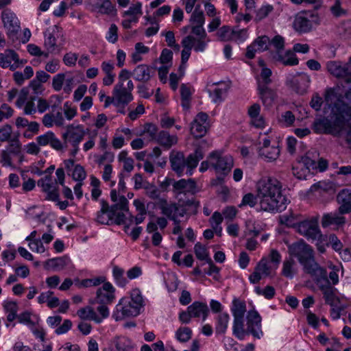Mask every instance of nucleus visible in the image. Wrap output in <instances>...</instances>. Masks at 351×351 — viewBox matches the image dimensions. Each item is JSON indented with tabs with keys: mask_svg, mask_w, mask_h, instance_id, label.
Instances as JSON below:
<instances>
[{
	"mask_svg": "<svg viewBox=\"0 0 351 351\" xmlns=\"http://www.w3.org/2000/svg\"><path fill=\"white\" fill-rule=\"evenodd\" d=\"M257 196L261 210L267 212L280 213L288 204L287 197L282 193L281 182L275 178L260 182Z\"/></svg>",
	"mask_w": 351,
	"mask_h": 351,
	"instance_id": "f257e3e1",
	"label": "nucleus"
},
{
	"mask_svg": "<svg viewBox=\"0 0 351 351\" xmlns=\"http://www.w3.org/2000/svg\"><path fill=\"white\" fill-rule=\"evenodd\" d=\"M308 274L312 280L318 285L324 294L326 303L330 306H336L341 302L338 296L336 295L335 289L330 285V282L326 276V271L321 267L314 259V250L308 245Z\"/></svg>",
	"mask_w": 351,
	"mask_h": 351,
	"instance_id": "f03ea898",
	"label": "nucleus"
},
{
	"mask_svg": "<svg viewBox=\"0 0 351 351\" xmlns=\"http://www.w3.org/2000/svg\"><path fill=\"white\" fill-rule=\"evenodd\" d=\"M204 157V151L202 144L196 145L194 152L189 154L186 158L182 152L172 151L169 155L171 169L178 177H181L184 175V169L186 167V174L191 176L199 162Z\"/></svg>",
	"mask_w": 351,
	"mask_h": 351,
	"instance_id": "7ed1b4c3",
	"label": "nucleus"
},
{
	"mask_svg": "<svg viewBox=\"0 0 351 351\" xmlns=\"http://www.w3.org/2000/svg\"><path fill=\"white\" fill-rule=\"evenodd\" d=\"M333 120H326L324 123V128L329 133L339 134L345 125L349 128L346 135V141L351 146V106L341 101L335 104L332 109Z\"/></svg>",
	"mask_w": 351,
	"mask_h": 351,
	"instance_id": "20e7f679",
	"label": "nucleus"
},
{
	"mask_svg": "<svg viewBox=\"0 0 351 351\" xmlns=\"http://www.w3.org/2000/svg\"><path fill=\"white\" fill-rule=\"evenodd\" d=\"M208 158L210 160L211 168L216 174V178L211 181L212 185H222L233 167L232 157L230 155L223 156L218 151H213L209 154Z\"/></svg>",
	"mask_w": 351,
	"mask_h": 351,
	"instance_id": "39448f33",
	"label": "nucleus"
},
{
	"mask_svg": "<svg viewBox=\"0 0 351 351\" xmlns=\"http://www.w3.org/2000/svg\"><path fill=\"white\" fill-rule=\"evenodd\" d=\"M141 313V309L129 300L122 298L115 307L112 317L116 320H121L126 317H136Z\"/></svg>",
	"mask_w": 351,
	"mask_h": 351,
	"instance_id": "423d86ee",
	"label": "nucleus"
},
{
	"mask_svg": "<svg viewBox=\"0 0 351 351\" xmlns=\"http://www.w3.org/2000/svg\"><path fill=\"white\" fill-rule=\"evenodd\" d=\"M2 21L7 29L8 38L14 42L18 40V34L21 29L20 22L15 14L10 11H3L1 13Z\"/></svg>",
	"mask_w": 351,
	"mask_h": 351,
	"instance_id": "0eeeda50",
	"label": "nucleus"
},
{
	"mask_svg": "<svg viewBox=\"0 0 351 351\" xmlns=\"http://www.w3.org/2000/svg\"><path fill=\"white\" fill-rule=\"evenodd\" d=\"M288 252L291 258H295L307 273V244L301 239L288 245Z\"/></svg>",
	"mask_w": 351,
	"mask_h": 351,
	"instance_id": "6e6552de",
	"label": "nucleus"
},
{
	"mask_svg": "<svg viewBox=\"0 0 351 351\" xmlns=\"http://www.w3.org/2000/svg\"><path fill=\"white\" fill-rule=\"evenodd\" d=\"M262 318L258 312L254 308L250 310L246 316L247 335H252L256 339H261L263 335L261 329Z\"/></svg>",
	"mask_w": 351,
	"mask_h": 351,
	"instance_id": "1a4fd4ad",
	"label": "nucleus"
},
{
	"mask_svg": "<svg viewBox=\"0 0 351 351\" xmlns=\"http://www.w3.org/2000/svg\"><path fill=\"white\" fill-rule=\"evenodd\" d=\"M327 69L334 77L343 79L347 84L351 83V67L349 63L330 61L327 63Z\"/></svg>",
	"mask_w": 351,
	"mask_h": 351,
	"instance_id": "9d476101",
	"label": "nucleus"
},
{
	"mask_svg": "<svg viewBox=\"0 0 351 351\" xmlns=\"http://www.w3.org/2000/svg\"><path fill=\"white\" fill-rule=\"evenodd\" d=\"M173 193L178 197L181 194L186 195L190 194L192 196L195 195L198 190L197 189V183L193 178L180 179L178 181L174 180L173 183Z\"/></svg>",
	"mask_w": 351,
	"mask_h": 351,
	"instance_id": "9b49d317",
	"label": "nucleus"
},
{
	"mask_svg": "<svg viewBox=\"0 0 351 351\" xmlns=\"http://www.w3.org/2000/svg\"><path fill=\"white\" fill-rule=\"evenodd\" d=\"M208 115L204 112L197 113L191 123V133L195 138L203 137L208 130Z\"/></svg>",
	"mask_w": 351,
	"mask_h": 351,
	"instance_id": "f8f14e48",
	"label": "nucleus"
},
{
	"mask_svg": "<svg viewBox=\"0 0 351 351\" xmlns=\"http://www.w3.org/2000/svg\"><path fill=\"white\" fill-rule=\"evenodd\" d=\"M115 289L112 285L106 282L101 287L99 288L96 292V302L99 304H110L113 302Z\"/></svg>",
	"mask_w": 351,
	"mask_h": 351,
	"instance_id": "ddd939ff",
	"label": "nucleus"
},
{
	"mask_svg": "<svg viewBox=\"0 0 351 351\" xmlns=\"http://www.w3.org/2000/svg\"><path fill=\"white\" fill-rule=\"evenodd\" d=\"M257 90L265 108L267 109L271 108L278 97L276 90L266 85H258Z\"/></svg>",
	"mask_w": 351,
	"mask_h": 351,
	"instance_id": "4468645a",
	"label": "nucleus"
},
{
	"mask_svg": "<svg viewBox=\"0 0 351 351\" xmlns=\"http://www.w3.org/2000/svg\"><path fill=\"white\" fill-rule=\"evenodd\" d=\"M337 202L339 206L338 212L341 215L351 213V189H343L337 195Z\"/></svg>",
	"mask_w": 351,
	"mask_h": 351,
	"instance_id": "2eb2a0df",
	"label": "nucleus"
},
{
	"mask_svg": "<svg viewBox=\"0 0 351 351\" xmlns=\"http://www.w3.org/2000/svg\"><path fill=\"white\" fill-rule=\"evenodd\" d=\"M114 94L116 97L114 105L117 107H119L121 105L127 106L133 100L132 93L128 92L127 89L123 87V84L122 82L118 83L114 86Z\"/></svg>",
	"mask_w": 351,
	"mask_h": 351,
	"instance_id": "dca6fc26",
	"label": "nucleus"
},
{
	"mask_svg": "<svg viewBox=\"0 0 351 351\" xmlns=\"http://www.w3.org/2000/svg\"><path fill=\"white\" fill-rule=\"evenodd\" d=\"M287 85L298 95H304L307 90V75L300 74L292 77Z\"/></svg>",
	"mask_w": 351,
	"mask_h": 351,
	"instance_id": "f3484780",
	"label": "nucleus"
},
{
	"mask_svg": "<svg viewBox=\"0 0 351 351\" xmlns=\"http://www.w3.org/2000/svg\"><path fill=\"white\" fill-rule=\"evenodd\" d=\"M293 176L299 180H304L307 177V152L297 159L292 167Z\"/></svg>",
	"mask_w": 351,
	"mask_h": 351,
	"instance_id": "a211bd4d",
	"label": "nucleus"
},
{
	"mask_svg": "<svg viewBox=\"0 0 351 351\" xmlns=\"http://www.w3.org/2000/svg\"><path fill=\"white\" fill-rule=\"evenodd\" d=\"M310 5L312 6L314 10L308 15V32L320 24L318 10L322 8V0H308V7Z\"/></svg>",
	"mask_w": 351,
	"mask_h": 351,
	"instance_id": "6ab92c4d",
	"label": "nucleus"
},
{
	"mask_svg": "<svg viewBox=\"0 0 351 351\" xmlns=\"http://www.w3.org/2000/svg\"><path fill=\"white\" fill-rule=\"evenodd\" d=\"M188 310L192 314L193 317L198 318L202 317V320L205 321L209 314V308L206 303L195 301L188 306Z\"/></svg>",
	"mask_w": 351,
	"mask_h": 351,
	"instance_id": "aec40b11",
	"label": "nucleus"
},
{
	"mask_svg": "<svg viewBox=\"0 0 351 351\" xmlns=\"http://www.w3.org/2000/svg\"><path fill=\"white\" fill-rule=\"evenodd\" d=\"M73 129V125H69L67 127L66 131L62 134V138L64 139L66 145V141H68L73 147H76V145H79L84 138V132L83 130L80 132H75Z\"/></svg>",
	"mask_w": 351,
	"mask_h": 351,
	"instance_id": "412c9836",
	"label": "nucleus"
},
{
	"mask_svg": "<svg viewBox=\"0 0 351 351\" xmlns=\"http://www.w3.org/2000/svg\"><path fill=\"white\" fill-rule=\"evenodd\" d=\"M155 206L161 210V213L162 215H165L168 219L176 215L177 214V211L179 210V206L178 204L168 203V201L165 198L159 199L155 204Z\"/></svg>",
	"mask_w": 351,
	"mask_h": 351,
	"instance_id": "4be33fe9",
	"label": "nucleus"
},
{
	"mask_svg": "<svg viewBox=\"0 0 351 351\" xmlns=\"http://www.w3.org/2000/svg\"><path fill=\"white\" fill-rule=\"evenodd\" d=\"M153 70L152 67L147 64H139L134 69L132 76L136 81L147 82L150 80Z\"/></svg>",
	"mask_w": 351,
	"mask_h": 351,
	"instance_id": "5701e85b",
	"label": "nucleus"
},
{
	"mask_svg": "<svg viewBox=\"0 0 351 351\" xmlns=\"http://www.w3.org/2000/svg\"><path fill=\"white\" fill-rule=\"evenodd\" d=\"M336 213L324 214L322 219V226L323 228H327L331 225H336L338 227L343 226L346 223V218Z\"/></svg>",
	"mask_w": 351,
	"mask_h": 351,
	"instance_id": "b1692460",
	"label": "nucleus"
},
{
	"mask_svg": "<svg viewBox=\"0 0 351 351\" xmlns=\"http://www.w3.org/2000/svg\"><path fill=\"white\" fill-rule=\"evenodd\" d=\"M113 343L117 351H135L136 350V344L125 336L115 337Z\"/></svg>",
	"mask_w": 351,
	"mask_h": 351,
	"instance_id": "393cba45",
	"label": "nucleus"
},
{
	"mask_svg": "<svg viewBox=\"0 0 351 351\" xmlns=\"http://www.w3.org/2000/svg\"><path fill=\"white\" fill-rule=\"evenodd\" d=\"M71 263V260L69 257L67 255H64L60 257H56L53 258H49L45 263V268L46 269H48V265H50V266L54 269V270H62L66 266H67Z\"/></svg>",
	"mask_w": 351,
	"mask_h": 351,
	"instance_id": "a878e982",
	"label": "nucleus"
},
{
	"mask_svg": "<svg viewBox=\"0 0 351 351\" xmlns=\"http://www.w3.org/2000/svg\"><path fill=\"white\" fill-rule=\"evenodd\" d=\"M261 106L258 104H254L248 109V114L252 119V124L258 128H262L265 125V120L260 117Z\"/></svg>",
	"mask_w": 351,
	"mask_h": 351,
	"instance_id": "bb28decb",
	"label": "nucleus"
},
{
	"mask_svg": "<svg viewBox=\"0 0 351 351\" xmlns=\"http://www.w3.org/2000/svg\"><path fill=\"white\" fill-rule=\"evenodd\" d=\"M274 58L285 66H295L299 63V60L296 57L295 53L291 50L287 51L285 56L277 53L274 56Z\"/></svg>",
	"mask_w": 351,
	"mask_h": 351,
	"instance_id": "cd10ccee",
	"label": "nucleus"
},
{
	"mask_svg": "<svg viewBox=\"0 0 351 351\" xmlns=\"http://www.w3.org/2000/svg\"><path fill=\"white\" fill-rule=\"evenodd\" d=\"M244 317H234L232 332L239 340H243L247 335V329L244 328Z\"/></svg>",
	"mask_w": 351,
	"mask_h": 351,
	"instance_id": "c85d7f7f",
	"label": "nucleus"
},
{
	"mask_svg": "<svg viewBox=\"0 0 351 351\" xmlns=\"http://www.w3.org/2000/svg\"><path fill=\"white\" fill-rule=\"evenodd\" d=\"M100 204L101 209L97 213V222L103 225H112L113 219L108 216L107 201L102 199L100 200Z\"/></svg>",
	"mask_w": 351,
	"mask_h": 351,
	"instance_id": "c756f323",
	"label": "nucleus"
},
{
	"mask_svg": "<svg viewBox=\"0 0 351 351\" xmlns=\"http://www.w3.org/2000/svg\"><path fill=\"white\" fill-rule=\"evenodd\" d=\"M230 315L227 313L219 314L216 318L215 332L217 335H223L228 328Z\"/></svg>",
	"mask_w": 351,
	"mask_h": 351,
	"instance_id": "7c9ffc66",
	"label": "nucleus"
},
{
	"mask_svg": "<svg viewBox=\"0 0 351 351\" xmlns=\"http://www.w3.org/2000/svg\"><path fill=\"white\" fill-rule=\"evenodd\" d=\"M319 191L324 193H334L336 191L335 184L330 181H320L311 186L310 191Z\"/></svg>",
	"mask_w": 351,
	"mask_h": 351,
	"instance_id": "2f4dec72",
	"label": "nucleus"
},
{
	"mask_svg": "<svg viewBox=\"0 0 351 351\" xmlns=\"http://www.w3.org/2000/svg\"><path fill=\"white\" fill-rule=\"evenodd\" d=\"M156 141L158 143L167 149L177 143L176 137L171 136L169 132L163 130L158 133Z\"/></svg>",
	"mask_w": 351,
	"mask_h": 351,
	"instance_id": "473e14b6",
	"label": "nucleus"
},
{
	"mask_svg": "<svg viewBox=\"0 0 351 351\" xmlns=\"http://www.w3.org/2000/svg\"><path fill=\"white\" fill-rule=\"evenodd\" d=\"M219 85L220 86L215 88L213 93L209 91L210 96L212 97L213 101L215 103H221L223 101V95L229 89V86L225 83H220Z\"/></svg>",
	"mask_w": 351,
	"mask_h": 351,
	"instance_id": "72a5a7b5",
	"label": "nucleus"
},
{
	"mask_svg": "<svg viewBox=\"0 0 351 351\" xmlns=\"http://www.w3.org/2000/svg\"><path fill=\"white\" fill-rule=\"evenodd\" d=\"M305 14H306V11L304 10L296 15L293 23L295 31L304 33L307 32V17L303 16Z\"/></svg>",
	"mask_w": 351,
	"mask_h": 351,
	"instance_id": "f704fd0d",
	"label": "nucleus"
},
{
	"mask_svg": "<svg viewBox=\"0 0 351 351\" xmlns=\"http://www.w3.org/2000/svg\"><path fill=\"white\" fill-rule=\"evenodd\" d=\"M179 204H181L182 207H188V210L190 214L191 215H197L198 213V209L200 206V202L198 200H196L194 197L191 198L182 199L180 198L178 199Z\"/></svg>",
	"mask_w": 351,
	"mask_h": 351,
	"instance_id": "c9c22d12",
	"label": "nucleus"
},
{
	"mask_svg": "<svg viewBox=\"0 0 351 351\" xmlns=\"http://www.w3.org/2000/svg\"><path fill=\"white\" fill-rule=\"evenodd\" d=\"M231 311L234 317H244L246 312L245 302L238 298H234Z\"/></svg>",
	"mask_w": 351,
	"mask_h": 351,
	"instance_id": "e433bc0d",
	"label": "nucleus"
},
{
	"mask_svg": "<svg viewBox=\"0 0 351 351\" xmlns=\"http://www.w3.org/2000/svg\"><path fill=\"white\" fill-rule=\"evenodd\" d=\"M258 154L267 161H274L280 155V150L278 147L271 146V148H260Z\"/></svg>",
	"mask_w": 351,
	"mask_h": 351,
	"instance_id": "4c0bfd02",
	"label": "nucleus"
},
{
	"mask_svg": "<svg viewBox=\"0 0 351 351\" xmlns=\"http://www.w3.org/2000/svg\"><path fill=\"white\" fill-rule=\"evenodd\" d=\"M77 314L82 319L95 320L97 323L101 322V319L97 315L93 308L90 306H86L79 309Z\"/></svg>",
	"mask_w": 351,
	"mask_h": 351,
	"instance_id": "58836bf2",
	"label": "nucleus"
},
{
	"mask_svg": "<svg viewBox=\"0 0 351 351\" xmlns=\"http://www.w3.org/2000/svg\"><path fill=\"white\" fill-rule=\"evenodd\" d=\"M143 188L145 190V194L150 199L156 200L161 199L160 197V191L158 189L154 184L147 182L146 185H144Z\"/></svg>",
	"mask_w": 351,
	"mask_h": 351,
	"instance_id": "ea45409f",
	"label": "nucleus"
},
{
	"mask_svg": "<svg viewBox=\"0 0 351 351\" xmlns=\"http://www.w3.org/2000/svg\"><path fill=\"white\" fill-rule=\"evenodd\" d=\"M129 298V300L138 306L140 309L144 306V301L141 292L139 289H134L132 291L130 297H125Z\"/></svg>",
	"mask_w": 351,
	"mask_h": 351,
	"instance_id": "a19ab883",
	"label": "nucleus"
},
{
	"mask_svg": "<svg viewBox=\"0 0 351 351\" xmlns=\"http://www.w3.org/2000/svg\"><path fill=\"white\" fill-rule=\"evenodd\" d=\"M5 150L8 151L11 154L14 156H19L21 154V144L18 138V136H15L9 141V144Z\"/></svg>",
	"mask_w": 351,
	"mask_h": 351,
	"instance_id": "79ce46f5",
	"label": "nucleus"
},
{
	"mask_svg": "<svg viewBox=\"0 0 351 351\" xmlns=\"http://www.w3.org/2000/svg\"><path fill=\"white\" fill-rule=\"evenodd\" d=\"M112 274L117 285L124 287L128 283L127 279L123 276L124 270L123 269L118 266H114Z\"/></svg>",
	"mask_w": 351,
	"mask_h": 351,
	"instance_id": "37998d69",
	"label": "nucleus"
},
{
	"mask_svg": "<svg viewBox=\"0 0 351 351\" xmlns=\"http://www.w3.org/2000/svg\"><path fill=\"white\" fill-rule=\"evenodd\" d=\"M191 335L192 330L189 327H180L176 332V338L180 342L188 341L191 338Z\"/></svg>",
	"mask_w": 351,
	"mask_h": 351,
	"instance_id": "c03bdc74",
	"label": "nucleus"
},
{
	"mask_svg": "<svg viewBox=\"0 0 351 351\" xmlns=\"http://www.w3.org/2000/svg\"><path fill=\"white\" fill-rule=\"evenodd\" d=\"M254 291L259 295H263L267 300L272 299L276 294L274 287L270 285L266 286L263 289H261L260 287H256Z\"/></svg>",
	"mask_w": 351,
	"mask_h": 351,
	"instance_id": "a18cd8bd",
	"label": "nucleus"
},
{
	"mask_svg": "<svg viewBox=\"0 0 351 351\" xmlns=\"http://www.w3.org/2000/svg\"><path fill=\"white\" fill-rule=\"evenodd\" d=\"M194 252L197 259L200 261H208L210 258L206 248L199 242H197L194 246Z\"/></svg>",
	"mask_w": 351,
	"mask_h": 351,
	"instance_id": "49530a36",
	"label": "nucleus"
},
{
	"mask_svg": "<svg viewBox=\"0 0 351 351\" xmlns=\"http://www.w3.org/2000/svg\"><path fill=\"white\" fill-rule=\"evenodd\" d=\"M328 246L330 245L332 250L337 252H340L343 247L342 242L334 233H331L328 235Z\"/></svg>",
	"mask_w": 351,
	"mask_h": 351,
	"instance_id": "de8ad7c7",
	"label": "nucleus"
},
{
	"mask_svg": "<svg viewBox=\"0 0 351 351\" xmlns=\"http://www.w3.org/2000/svg\"><path fill=\"white\" fill-rule=\"evenodd\" d=\"M255 269L260 272L263 276H269L270 275L271 267L268 265L267 260L263 258L256 265Z\"/></svg>",
	"mask_w": 351,
	"mask_h": 351,
	"instance_id": "09e8293b",
	"label": "nucleus"
},
{
	"mask_svg": "<svg viewBox=\"0 0 351 351\" xmlns=\"http://www.w3.org/2000/svg\"><path fill=\"white\" fill-rule=\"evenodd\" d=\"M199 5H197L195 7V10L191 16L190 21L192 23H197V25H204L205 22V18L204 12L202 11H199Z\"/></svg>",
	"mask_w": 351,
	"mask_h": 351,
	"instance_id": "8fccbe9b",
	"label": "nucleus"
},
{
	"mask_svg": "<svg viewBox=\"0 0 351 351\" xmlns=\"http://www.w3.org/2000/svg\"><path fill=\"white\" fill-rule=\"evenodd\" d=\"M269 42V38L267 36H258L256 38L252 44L257 47L259 51H264L268 49L267 43Z\"/></svg>",
	"mask_w": 351,
	"mask_h": 351,
	"instance_id": "3c124183",
	"label": "nucleus"
},
{
	"mask_svg": "<svg viewBox=\"0 0 351 351\" xmlns=\"http://www.w3.org/2000/svg\"><path fill=\"white\" fill-rule=\"evenodd\" d=\"M86 176L84 168L81 165H76L72 173V178L74 180L82 182Z\"/></svg>",
	"mask_w": 351,
	"mask_h": 351,
	"instance_id": "603ef678",
	"label": "nucleus"
},
{
	"mask_svg": "<svg viewBox=\"0 0 351 351\" xmlns=\"http://www.w3.org/2000/svg\"><path fill=\"white\" fill-rule=\"evenodd\" d=\"M257 198H258V196H255L252 193H248L243 197L241 203L239 205V207L241 208L247 205L250 207H254L257 203Z\"/></svg>",
	"mask_w": 351,
	"mask_h": 351,
	"instance_id": "864d4df0",
	"label": "nucleus"
},
{
	"mask_svg": "<svg viewBox=\"0 0 351 351\" xmlns=\"http://www.w3.org/2000/svg\"><path fill=\"white\" fill-rule=\"evenodd\" d=\"M65 74L63 73H58L53 77L52 87L56 91H60L65 81Z\"/></svg>",
	"mask_w": 351,
	"mask_h": 351,
	"instance_id": "5fc2aeb1",
	"label": "nucleus"
},
{
	"mask_svg": "<svg viewBox=\"0 0 351 351\" xmlns=\"http://www.w3.org/2000/svg\"><path fill=\"white\" fill-rule=\"evenodd\" d=\"M44 192L47 193L46 200L56 202L60 199L59 188L56 184L53 185V187L50 188L48 191Z\"/></svg>",
	"mask_w": 351,
	"mask_h": 351,
	"instance_id": "6e6d98bb",
	"label": "nucleus"
},
{
	"mask_svg": "<svg viewBox=\"0 0 351 351\" xmlns=\"http://www.w3.org/2000/svg\"><path fill=\"white\" fill-rule=\"evenodd\" d=\"M293 264L294 261L293 259L286 260L284 261L282 270V276L289 278H292L293 277V273L292 271Z\"/></svg>",
	"mask_w": 351,
	"mask_h": 351,
	"instance_id": "4d7b16f0",
	"label": "nucleus"
},
{
	"mask_svg": "<svg viewBox=\"0 0 351 351\" xmlns=\"http://www.w3.org/2000/svg\"><path fill=\"white\" fill-rule=\"evenodd\" d=\"M45 47L47 48V51L49 52L53 53L56 48V38L54 36L53 34H49V35L47 36L45 34Z\"/></svg>",
	"mask_w": 351,
	"mask_h": 351,
	"instance_id": "13d9d810",
	"label": "nucleus"
},
{
	"mask_svg": "<svg viewBox=\"0 0 351 351\" xmlns=\"http://www.w3.org/2000/svg\"><path fill=\"white\" fill-rule=\"evenodd\" d=\"M295 119L293 113L290 110H287L282 114L280 121L283 123L286 127H290L293 124Z\"/></svg>",
	"mask_w": 351,
	"mask_h": 351,
	"instance_id": "bf43d9fd",
	"label": "nucleus"
},
{
	"mask_svg": "<svg viewBox=\"0 0 351 351\" xmlns=\"http://www.w3.org/2000/svg\"><path fill=\"white\" fill-rule=\"evenodd\" d=\"M52 177L51 175H46L38 181V186L42 188L43 191H47L54 185L52 183Z\"/></svg>",
	"mask_w": 351,
	"mask_h": 351,
	"instance_id": "052dcab7",
	"label": "nucleus"
},
{
	"mask_svg": "<svg viewBox=\"0 0 351 351\" xmlns=\"http://www.w3.org/2000/svg\"><path fill=\"white\" fill-rule=\"evenodd\" d=\"M12 128L9 124L4 125L0 128V141L5 142L10 141Z\"/></svg>",
	"mask_w": 351,
	"mask_h": 351,
	"instance_id": "680f3d73",
	"label": "nucleus"
},
{
	"mask_svg": "<svg viewBox=\"0 0 351 351\" xmlns=\"http://www.w3.org/2000/svg\"><path fill=\"white\" fill-rule=\"evenodd\" d=\"M330 10L332 14L336 17H340L347 14V10L341 8L339 0H335L334 5L330 8Z\"/></svg>",
	"mask_w": 351,
	"mask_h": 351,
	"instance_id": "e2e57ef3",
	"label": "nucleus"
},
{
	"mask_svg": "<svg viewBox=\"0 0 351 351\" xmlns=\"http://www.w3.org/2000/svg\"><path fill=\"white\" fill-rule=\"evenodd\" d=\"M274 10V8L271 5H263L256 12V19L258 21H261L265 17H267L269 14Z\"/></svg>",
	"mask_w": 351,
	"mask_h": 351,
	"instance_id": "0e129e2a",
	"label": "nucleus"
},
{
	"mask_svg": "<svg viewBox=\"0 0 351 351\" xmlns=\"http://www.w3.org/2000/svg\"><path fill=\"white\" fill-rule=\"evenodd\" d=\"M108 41L112 43H115L118 40V27L112 23L110 25V28L106 36Z\"/></svg>",
	"mask_w": 351,
	"mask_h": 351,
	"instance_id": "69168bd1",
	"label": "nucleus"
},
{
	"mask_svg": "<svg viewBox=\"0 0 351 351\" xmlns=\"http://www.w3.org/2000/svg\"><path fill=\"white\" fill-rule=\"evenodd\" d=\"M314 245L319 253H324L326 252V246H328V234H324L323 237H320Z\"/></svg>",
	"mask_w": 351,
	"mask_h": 351,
	"instance_id": "338daca9",
	"label": "nucleus"
},
{
	"mask_svg": "<svg viewBox=\"0 0 351 351\" xmlns=\"http://www.w3.org/2000/svg\"><path fill=\"white\" fill-rule=\"evenodd\" d=\"M224 346L226 350L228 351H241V345L230 337L226 340Z\"/></svg>",
	"mask_w": 351,
	"mask_h": 351,
	"instance_id": "774afa93",
	"label": "nucleus"
}]
</instances>
